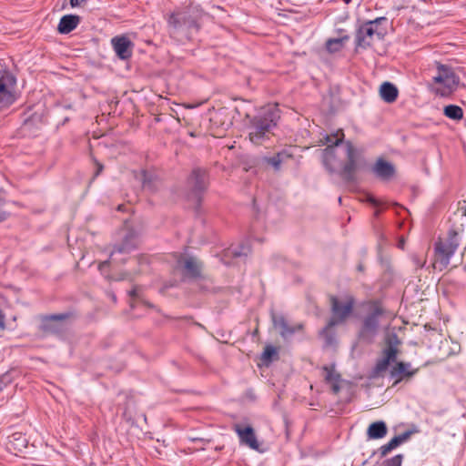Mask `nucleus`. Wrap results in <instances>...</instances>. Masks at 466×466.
Returning <instances> with one entry per match:
<instances>
[{
    "label": "nucleus",
    "instance_id": "ea45409f",
    "mask_svg": "<svg viewBox=\"0 0 466 466\" xmlns=\"http://www.w3.org/2000/svg\"><path fill=\"white\" fill-rule=\"evenodd\" d=\"M87 0H70V5L72 7H76L81 5L83 3H86Z\"/></svg>",
    "mask_w": 466,
    "mask_h": 466
},
{
    "label": "nucleus",
    "instance_id": "37998d69",
    "mask_svg": "<svg viewBox=\"0 0 466 466\" xmlns=\"http://www.w3.org/2000/svg\"><path fill=\"white\" fill-rule=\"evenodd\" d=\"M108 263H109V262H108L107 260H106V261L102 262V263L99 265V268L101 269L103 267L107 266V265H108Z\"/></svg>",
    "mask_w": 466,
    "mask_h": 466
},
{
    "label": "nucleus",
    "instance_id": "72a5a7b5",
    "mask_svg": "<svg viewBox=\"0 0 466 466\" xmlns=\"http://www.w3.org/2000/svg\"><path fill=\"white\" fill-rule=\"evenodd\" d=\"M13 380V377L10 372H5L0 376V391L10 384Z\"/></svg>",
    "mask_w": 466,
    "mask_h": 466
},
{
    "label": "nucleus",
    "instance_id": "49530a36",
    "mask_svg": "<svg viewBox=\"0 0 466 466\" xmlns=\"http://www.w3.org/2000/svg\"><path fill=\"white\" fill-rule=\"evenodd\" d=\"M122 208H123V206H122V205H119V206H118V208H117V209H118V210H122Z\"/></svg>",
    "mask_w": 466,
    "mask_h": 466
},
{
    "label": "nucleus",
    "instance_id": "473e14b6",
    "mask_svg": "<svg viewBox=\"0 0 466 466\" xmlns=\"http://www.w3.org/2000/svg\"><path fill=\"white\" fill-rule=\"evenodd\" d=\"M403 456L401 454L395 455L394 457L385 460L382 466H401Z\"/></svg>",
    "mask_w": 466,
    "mask_h": 466
},
{
    "label": "nucleus",
    "instance_id": "b1692460",
    "mask_svg": "<svg viewBox=\"0 0 466 466\" xmlns=\"http://www.w3.org/2000/svg\"><path fill=\"white\" fill-rule=\"evenodd\" d=\"M388 431L387 425L384 421L379 420L371 423L368 430L367 435L369 439L377 440L386 436Z\"/></svg>",
    "mask_w": 466,
    "mask_h": 466
},
{
    "label": "nucleus",
    "instance_id": "2eb2a0df",
    "mask_svg": "<svg viewBox=\"0 0 466 466\" xmlns=\"http://www.w3.org/2000/svg\"><path fill=\"white\" fill-rule=\"evenodd\" d=\"M111 44L118 58L127 60L132 56L133 43L128 37L115 36L112 38Z\"/></svg>",
    "mask_w": 466,
    "mask_h": 466
},
{
    "label": "nucleus",
    "instance_id": "423d86ee",
    "mask_svg": "<svg viewBox=\"0 0 466 466\" xmlns=\"http://www.w3.org/2000/svg\"><path fill=\"white\" fill-rule=\"evenodd\" d=\"M385 16L377 17L374 20H369L360 25L356 30L355 49H367L372 45L373 37L377 36L379 40L383 39L386 31L379 28V25L386 22Z\"/></svg>",
    "mask_w": 466,
    "mask_h": 466
},
{
    "label": "nucleus",
    "instance_id": "6ab92c4d",
    "mask_svg": "<svg viewBox=\"0 0 466 466\" xmlns=\"http://www.w3.org/2000/svg\"><path fill=\"white\" fill-rule=\"evenodd\" d=\"M80 22V17L76 15H66L61 17L57 26L60 34H69L72 32Z\"/></svg>",
    "mask_w": 466,
    "mask_h": 466
},
{
    "label": "nucleus",
    "instance_id": "20e7f679",
    "mask_svg": "<svg viewBox=\"0 0 466 466\" xmlns=\"http://www.w3.org/2000/svg\"><path fill=\"white\" fill-rule=\"evenodd\" d=\"M462 230L451 228L446 237L439 238L434 245L435 266L440 265L442 269L450 264L451 258L462 240Z\"/></svg>",
    "mask_w": 466,
    "mask_h": 466
},
{
    "label": "nucleus",
    "instance_id": "f3484780",
    "mask_svg": "<svg viewBox=\"0 0 466 466\" xmlns=\"http://www.w3.org/2000/svg\"><path fill=\"white\" fill-rule=\"evenodd\" d=\"M324 380L330 384L333 393L338 394L340 390V374L336 370L335 364L326 365L322 368Z\"/></svg>",
    "mask_w": 466,
    "mask_h": 466
},
{
    "label": "nucleus",
    "instance_id": "393cba45",
    "mask_svg": "<svg viewBox=\"0 0 466 466\" xmlns=\"http://www.w3.org/2000/svg\"><path fill=\"white\" fill-rule=\"evenodd\" d=\"M251 248L248 240L243 241L238 246H231L226 251V256L233 258L247 257L250 254Z\"/></svg>",
    "mask_w": 466,
    "mask_h": 466
},
{
    "label": "nucleus",
    "instance_id": "5701e85b",
    "mask_svg": "<svg viewBox=\"0 0 466 466\" xmlns=\"http://www.w3.org/2000/svg\"><path fill=\"white\" fill-rule=\"evenodd\" d=\"M380 95L386 103H393L398 97L399 91L392 83L384 82L380 87Z\"/></svg>",
    "mask_w": 466,
    "mask_h": 466
},
{
    "label": "nucleus",
    "instance_id": "f8f14e48",
    "mask_svg": "<svg viewBox=\"0 0 466 466\" xmlns=\"http://www.w3.org/2000/svg\"><path fill=\"white\" fill-rule=\"evenodd\" d=\"M187 184L192 198H194L198 204L200 202L201 194L208 187L207 171L199 167L194 168L187 178Z\"/></svg>",
    "mask_w": 466,
    "mask_h": 466
},
{
    "label": "nucleus",
    "instance_id": "4c0bfd02",
    "mask_svg": "<svg viewBox=\"0 0 466 466\" xmlns=\"http://www.w3.org/2000/svg\"><path fill=\"white\" fill-rule=\"evenodd\" d=\"M5 315L3 314L2 310L0 309V330L3 331L5 329Z\"/></svg>",
    "mask_w": 466,
    "mask_h": 466
},
{
    "label": "nucleus",
    "instance_id": "aec40b11",
    "mask_svg": "<svg viewBox=\"0 0 466 466\" xmlns=\"http://www.w3.org/2000/svg\"><path fill=\"white\" fill-rule=\"evenodd\" d=\"M272 321L275 326V328H278L280 329V335L284 338L293 335L297 329H300L302 328V325H298L297 327H290L285 318L281 315L272 316Z\"/></svg>",
    "mask_w": 466,
    "mask_h": 466
},
{
    "label": "nucleus",
    "instance_id": "c03bdc74",
    "mask_svg": "<svg viewBox=\"0 0 466 466\" xmlns=\"http://www.w3.org/2000/svg\"><path fill=\"white\" fill-rule=\"evenodd\" d=\"M111 299H112V300H113V301H116V295L112 294V295H111Z\"/></svg>",
    "mask_w": 466,
    "mask_h": 466
},
{
    "label": "nucleus",
    "instance_id": "6e6552de",
    "mask_svg": "<svg viewBox=\"0 0 466 466\" xmlns=\"http://www.w3.org/2000/svg\"><path fill=\"white\" fill-rule=\"evenodd\" d=\"M168 25L174 32H183L189 35L199 30L198 16L191 11L172 13L167 20Z\"/></svg>",
    "mask_w": 466,
    "mask_h": 466
},
{
    "label": "nucleus",
    "instance_id": "e433bc0d",
    "mask_svg": "<svg viewBox=\"0 0 466 466\" xmlns=\"http://www.w3.org/2000/svg\"><path fill=\"white\" fill-rule=\"evenodd\" d=\"M95 163L96 165V170L95 172L94 177H96L103 171L104 166L101 163H99L98 161H96V160L95 161Z\"/></svg>",
    "mask_w": 466,
    "mask_h": 466
},
{
    "label": "nucleus",
    "instance_id": "1a4fd4ad",
    "mask_svg": "<svg viewBox=\"0 0 466 466\" xmlns=\"http://www.w3.org/2000/svg\"><path fill=\"white\" fill-rule=\"evenodd\" d=\"M344 153L347 161L341 167L340 176L346 182L353 183L356 181L355 172L359 167L361 153L350 141L345 142Z\"/></svg>",
    "mask_w": 466,
    "mask_h": 466
},
{
    "label": "nucleus",
    "instance_id": "ddd939ff",
    "mask_svg": "<svg viewBox=\"0 0 466 466\" xmlns=\"http://www.w3.org/2000/svg\"><path fill=\"white\" fill-rule=\"evenodd\" d=\"M177 264L187 278L197 279L201 276L202 263L195 257L179 256Z\"/></svg>",
    "mask_w": 466,
    "mask_h": 466
},
{
    "label": "nucleus",
    "instance_id": "9b49d317",
    "mask_svg": "<svg viewBox=\"0 0 466 466\" xmlns=\"http://www.w3.org/2000/svg\"><path fill=\"white\" fill-rule=\"evenodd\" d=\"M15 76L5 71L0 76V110L9 107L15 101Z\"/></svg>",
    "mask_w": 466,
    "mask_h": 466
},
{
    "label": "nucleus",
    "instance_id": "c9c22d12",
    "mask_svg": "<svg viewBox=\"0 0 466 466\" xmlns=\"http://www.w3.org/2000/svg\"><path fill=\"white\" fill-rule=\"evenodd\" d=\"M412 262L414 264V266L417 268H423L424 264H425V261L421 260L419 257L417 256H413L412 257Z\"/></svg>",
    "mask_w": 466,
    "mask_h": 466
},
{
    "label": "nucleus",
    "instance_id": "f704fd0d",
    "mask_svg": "<svg viewBox=\"0 0 466 466\" xmlns=\"http://www.w3.org/2000/svg\"><path fill=\"white\" fill-rule=\"evenodd\" d=\"M5 200L0 198V222L6 219L8 214L4 210Z\"/></svg>",
    "mask_w": 466,
    "mask_h": 466
},
{
    "label": "nucleus",
    "instance_id": "dca6fc26",
    "mask_svg": "<svg viewBox=\"0 0 466 466\" xmlns=\"http://www.w3.org/2000/svg\"><path fill=\"white\" fill-rule=\"evenodd\" d=\"M371 171L378 178L383 181L392 178L396 172L394 166L383 158L377 159L371 167Z\"/></svg>",
    "mask_w": 466,
    "mask_h": 466
},
{
    "label": "nucleus",
    "instance_id": "cd10ccee",
    "mask_svg": "<svg viewBox=\"0 0 466 466\" xmlns=\"http://www.w3.org/2000/svg\"><path fill=\"white\" fill-rule=\"evenodd\" d=\"M443 114L450 119L461 120L463 117L462 108L457 105H449L443 108Z\"/></svg>",
    "mask_w": 466,
    "mask_h": 466
},
{
    "label": "nucleus",
    "instance_id": "9d476101",
    "mask_svg": "<svg viewBox=\"0 0 466 466\" xmlns=\"http://www.w3.org/2000/svg\"><path fill=\"white\" fill-rule=\"evenodd\" d=\"M71 315V313L67 312L44 316L41 318L40 330L45 335L61 336L67 329L66 321Z\"/></svg>",
    "mask_w": 466,
    "mask_h": 466
},
{
    "label": "nucleus",
    "instance_id": "f03ea898",
    "mask_svg": "<svg viewBox=\"0 0 466 466\" xmlns=\"http://www.w3.org/2000/svg\"><path fill=\"white\" fill-rule=\"evenodd\" d=\"M248 129L249 140L255 145H261L269 139L272 129L280 118L278 105H267L259 109L257 115L250 116Z\"/></svg>",
    "mask_w": 466,
    "mask_h": 466
},
{
    "label": "nucleus",
    "instance_id": "a18cd8bd",
    "mask_svg": "<svg viewBox=\"0 0 466 466\" xmlns=\"http://www.w3.org/2000/svg\"><path fill=\"white\" fill-rule=\"evenodd\" d=\"M345 4H350L351 2V0H342Z\"/></svg>",
    "mask_w": 466,
    "mask_h": 466
},
{
    "label": "nucleus",
    "instance_id": "412c9836",
    "mask_svg": "<svg viewBox=\"0 0 466 466\" xmlns=\"http://www.w3.org/2000/svg\"><path fill=\"white\" fill-rule=\"evenodd\" d=\"M136 248V241L133 235H127L121 244L116 245L111 251L110 258L116 260L115 256L116 254H127Z\"/></svg>",
    "mask_w": 466,
    "mask_h": 466
},
{
    "label": "nucleus",
    "instance_id": "c85d7f7f",
    "mask_svg": "<svg viewBox=\"0 0 466 466\" xmlns=\"http://www.w3.org/2000/svg\"><path fill=\"white\" fill-rule=\"evenodd\" d=\"M344 139V133L341 129L338 130L336 133H333L331 135H327L325 137V143L328 146H333L335 148H338L339 145L345 144L343 142Z\"/></svg>",
    "mask_w": 466,
    "mask_h": 466
},
{
    "label": "nucleus",
    "instance_id": "a19ab883",
    "mask_svg": "<svg viewBox=\"0 0 466 466\" xmlns=\"http://www.w3.org/2000/svg\"><path fill=\"white\" fill-rule=\"evenodd\" d=\"M367 201L369 203H370L371 205L373 206H379L380 205V202L372 196H368L367 197Z\"/></svg>",
    "mask_w": 466,
    "mask_h": 466
},
{
    "label": "nucleus",
    "instance_id": "a211bd4d",
    "mask_svg": "<svg viewBox=\"0 0 466 466\" xmlns=\"http://www.w3.org/2000/svg\"><path fill=\"white\" fill-rule=\"evenodd\" d=\"M337 154L338 148L333 146H327L322 152L323 164L329 172H334L337 168L339 164Z\"/></svg>",
    "mask_w": 466,
    "mask_h": 466
},
{
    "label": "nucleus",
    "instance_id": "4be33fe9",
    "mask_svg": "<svg viewBox=\"0 0 466 466\" xmlns=\"http://www.w3.org/2000/svg\"><path fill=\"white\" fill-rule=\"evenodd\" d=\"M410 435L411 431H408L392 438L388 443L382 445L380 448V456L383 457L387 455L393 449L397 448L402 442L407 441L410 437Z\"/></svg>",
    "mask_w": 466,
    "mask_h": 466
},
{
    "label": "nucleus",
    "instance_id": "79ce46f5",
    "mask_svg": "<svg viewBox=\"0 0 466 466\" xmlns=\"http://www.w3.org/2000/svg\"><path fill=\"white\" fill-rule=\"evenodd\" d=\"M404 243H405V242H404V240H403V239L400 240V242H399V244H398L399 248H404Z\"/></svg>",
    "mask_w": 466,
    "mask_h": 466
},
{
    "label": "nucleus",
    "instance_id": "a878e982",
    "mask_svg": "<svg viewBox=\"0 0 466 466\" xmlns=\"http://www.w3.org/2000/svg\"><path fill=\"white\" fill-rule=\"evenodd\" d=\"M291 157L292 155L287 150H282L270 157H266L265 161L278 171L280 169L281 164L286 162Z\"/></svg>",
    "mask_w": 466,
    "mask_h": 466
},
{
    "label": "nucleus",
    "instance_id": "58836bf2",
    "mask_svg": "<svg viewBox=\"0 0 466 466\" xmlns=\"http://www.w3.org/2000/svg\"><path fill=\"white\" fill-rule=\"evenodd\" d=\"M128 295H129V297H130L132 299H137V298H138V289H137V288H134V289H132L128 292Z\"/></svg>",
    "mask_w": 466,
    "mask_h": 466
},
{
    "label": "nucleus",
    "instance_id": "bb28decb",
    "mask_svg": "<svg viewBox=\"0 0 466 466\" xmlns=\"http://www.w3.org/2000/svg\"><path fill=\"white\" fill-rule=\"evenodd\" d=\"M350 35H344L337 38H329L326 41L325 46L329 53H336L342 49L344 44L349 41Z\"/></svg>",
    "mask_w": 466,
    "mask_h": 466
},
{
    "label": "nucleus",
    "instance_id": "f257e3e1",
    "mask_svg": "<svg viewBox=\"0 0 466 466\" xmlns=\"http://www.w3.org/2000/svg\"><path fill=\"white\" fill-rule=\"evenodd\" d=\"M400 340L397 334L392 333L385 339V348L382 350V357L379 359L373 368L375 376H380L388 370L390 363H394L390 370V377L394 380L393 386L402 380H410L419 371V368L412 369L410 362L396 361L399 354Z\"/></svg>",
    "mask_w": 466,
    "mask_h": 466
},
{
    "label": "nucleus",
    "instance_id": "2f4dec72",
    "mask_svg": "<svg viewBox=\"0 0 466 466\" xmlns=\"http://www.w3.org/2000/svg\"><path fill=\"white\" fill-rule=\"evenodd\" d=\"M142 185L143 187L148 190H154V177L147 171L142 172Z\"/></svg>",
    "mask_w": 466,
    "mask_h": 466
},
{
    "label": "nucleus",
    "instance_id": "39448f33",
    "mask_svg": "<svg viewBox=\"0 0 466 466\" xmlns=\"http://www.w3.org/2000/svg\"><path fill=\"white\" fill-rule=\"evenodd\" d=\"M384 309L379 302L374 301L370 311L363 318L358 332V339L366 344L374 342L379 333L380 318L384 314Z\"/></svg>",
    "mask_w": 466,
    "mask_h": 466
},
{
    "label": "nucleus",
    "instance_id": "7ed1b4c3",
    "mask_svg": "<svg viewBox=\"0 0 466 466\" xmlns=\"http://www.w3.org/2000/svg\"><path fill=\"white\" fill-rule=\"evenodd\" d=\"M436 65L437 72L432 77L431 89L435 95L441 97L450 96L456 91L460 83V77L451 66L439 62Z\"/></svg>",
    "mask_w": 466,
    "mask_h": 466
},
{
    "label": "nucleus",
    "instance_id": "7c9ffc66",
    "mask_svg": "<svg viewBox=\"0 0 466 466\" xmlns=\"http://www.w3.org/2000/svg\"><path fill=\"white\" fill-rule=\"evenodd\" d=\"M278 352L273 346H266L261 355V360L265 364H268L272 361L273 357L277 356Z\"/></svg>",
    "mask_w": 466,
    "mask_h": 466
},
{
    "label": "nucleus",
    "instance_id": "0eeeda50",
    "mask_svg": "<svg viewBox=\"0 0 466 466\" xmlns=\"http://www.w3.org/2000/svg\"><path fill=\"white\" fill-rule=\"evenodd\" d=\"M356 300L352 295L345 294L341 297L329 296L331 317L329 326L344 323L352 314Z\"/></svg>",
    "mask_w": 466,
    "mask_h": 466
},
{
    "label": "nucleus",
    "instance_id": "4468645a",
    "mask_svg": "<svg viewBox=\"0 0 466 466\" xmlns=\"http://www.w3.org/2000/svg\"><path fill=\"white\" fill-rule=\"evenodd\" d=\"M233 430L239 439V442L254 451L259 450V443L257 440L255 431L250 425L244 426L241 423H235Z\"/></svg>",
    "mask_w": 466,
    "mask_h": 466
},
{
    "label": "nucleus",
    "instance_id": "c756f323",
    "mask_svg": "<svg viewBox=\"0 0 466 466\" xmlns=\"http://www.w3.org/2000/svg\"><path fill=\"white\" fill-rule=\"evenodd\" d=\"M334 326H329V321L320 330V336L325 339L326 346H332L336 342L335 332L332 330Z\"/></svg>",
    "mask_w": 466,
    "mask_h": 466
}]
</instances>
